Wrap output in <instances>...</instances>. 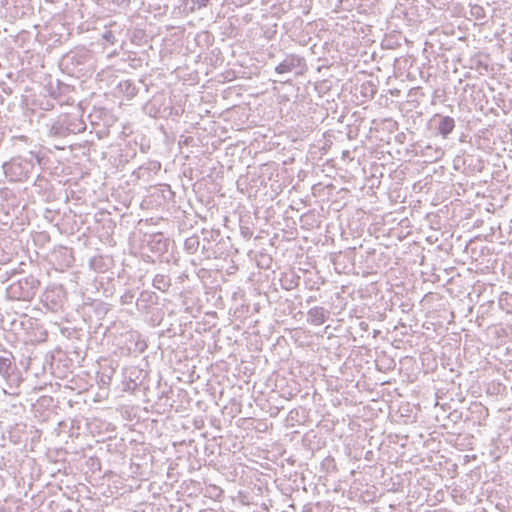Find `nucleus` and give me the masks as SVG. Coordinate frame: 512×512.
Masks as SVG:
<instances>
[{
  "label": "nucleus",
  "instance_id": "obj_4",
  "mask_svg": "<svg viewBox=\"0 0 512 512\" xmlns=\"http://www.w3.org/2000/svg\"><path fill=\"white\" fill-rule=\"evenodd\" d=\"M454 127H455L454 119L449 116H445L441 119L438 129H439L440 134L444 138H446L453 131Z\"/></svg>",
  "mask_w": 512,
  "mask_h": 512
},
{
  "label": "nucleus",
  "instance_id": "obj_3",
  "mask_svg": "<svg viewBox=\"0 0 512 512\" xmlns=\"http://www.w3.org/2000/svg\"><path fill=\"white\" fill-rule=\"evenodd\" d=\"M308 319L314 325H322L326 320V311L321 307H315L309 310Z\"/></svg>",
  "mask_w": 512,
  "mask_h": 512
},
{
  "label": "nucleus",
  "instance_id": "obj_1",
  "mask_svg": "<svg viewBox=\"0 0 512 512\" xmlns=\"http://www.w3.org/2000/svg\"><path fill=\"white\" fill-rule=\"evenodd\" d=\"M132 458L130 459V474L142 476L144 471L149 468L151 458L146 453L147 448L141 444H133L130 446Z\"/></svg>",
  "mask_w": 512,
  "mask_h": 512
},
{
  "label": "nucleus",
  "instance_id": "obj_5",
  "mask_svg": "<svg viewBox=\"0 0 512 512\" xmlns=\"http://www.w3.org/2000/svg\"><path fill=\"white\" fill-rule=\"evenodd\" d=\"M11 364L10 356H0V374L3 377L10 376Z\"/></svg>",
  "mask_w": 512,
  "mask_h": 512
},
{
  "label": "nucleus",
  "instance_id": "obj_6",
  "mask_svg": "<svg viewBox=\"0 0 512 512\" xmlns=\"http://www.w3.org/2000/svg\"><path fill=\"white\" fill-rule=\"evenodd\" d=\"M209 0H196V3L199 7H205L208 4Z\"/></svg>",
  "mask_w": 512,
  "mask_h": 512
},
{
  "label": "nucleus",
  "instance_id": "obj_7",
  "mask_svg": "<svg viewBox=\"0 0 512 512\" xmlns=\"http://www.w3.org/2000/svg\"><path fill=\"white\" fill-rule=\"evenodd\" d=\"M31 157L35 158L39 162V158L33 152H30Z\"/></svg>",
  "mask_w": 512,
  "mask_h": 512
},
{
  "label": "nucleus",
  "instance_id": "obj_2",
  "mask_svg": "<svg viewBox=\"0 0 512 512\" xmlns=\"http://www.w3.org/2000/svg\"><path fill=\"white\" fill-rule=\"evenodd\" d=\"M300 63V59L297 57H287L283 62L276 66L275 71L278 74L288 73L296 68Z\"/></svg>",
  "mask_w": 512,
  "mask_h": 512
}]
</instances>
